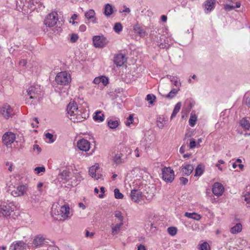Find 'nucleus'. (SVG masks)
<instances>
[{
  "instance_id": "1",
  "label": "nucleus",
  "mask_w": 250,
  "mask_h": 250,
  "mask_svg": "<svg viewBox=\"0 0 250 250\" xmlns=\"http://www.w3.org/2000/svg\"><path fill=\"white\" fill-rule=\"evenodd\" d=\"M68 117L73 122H81L86 119V114L83 112V109L78 107L76 103L70 102L66 108Z\"/></svg>"
},
{
  "instance_id": "2",
  "label": "nucleus",
  "mask_w": 250,
  "mask_h": 250,
  "mask_svg": "<svg viewBox=\"0 0 250 250\" xmlns=\"http://www.w3.org/2000/svg\"><path fill=\"white\" fill-rule=\"evenodd\" d=\"M68 205L60 207L59 204H53L51 211V214L53 218L57 220H65L70 218L72 213Z\"/></svg>"
},
{
  "instance_id": "3",
  "label": "nucleus",
  "mask_w": 250,
  "mask_h": 250,
  "mask_svg": "<svg viewBox=\"0 0 250 250\" xmlns=\"http://www.w3.org/2000/svg\"><path fill=\"white\" fill-rule=\"evenodd\" d=\"M27 95L25 96L28 97L29 99L35 100L39 101L41 91L40 86L35 85L30 86L26 91ZM28 98L26 97V99Z\"/></svg>"
},
{
  "instance_id": "4",
  "label": "nucleus",
  "mask_w": 250,
  "mask_h": 250,
  "mask_svg": "<svg viewBox=\"0 0 250 250\" xmlns=\"http://www.w3.org/2000/svg\"><path fill=\"white\" fill-rule=\"evenodd\" d=\"M15 208L16 206L13 202H3L0 207V213L5 217L9 216Z\"/></svg>"
},
{
  "instance_id": "5",
  "label": "nucleus",
  "mask_w": 250,
  "mask_h": 250,
  "mask_svg": "<svg viewBox=\"0 0 250 250\" xmlns=\"http://www.w3.org/2000/svg\"><path fill=\"white\" fill-rule=\"evenodd\" d=\"M55 81L59 84L65 85L71 82V76L67 72L62 71L57 74Z\"/></svg>"
},
{
  "instance_id": "6",
  "label": "nucleus",
  "mask_w": 250,
  "mask_h": 250,
  "mask_svg": "<svg viewBox=\"0 0 250 250\" xmlns=\"http://www.w3.org/2000/svg\"><path fill=\"white\" fill-rule=\"evenodd\" d=\"M48 239L42 234L36 235L33 239L32 246L35 248H40L48 245Z\"/></svg>"
},
{
  "instance_id": "7",
  "label": "nucleus",
  "mask_w": 250,
  "mask_h": 250,
  "mask_svg": "<svg viewBox=\"0 0 250 250\" xmlns=\"http://www.w3.org/2000/svg\"><path fill=\"white\" fill-rule=\"evenodd\" d=\"M58 14L56 12L48 14L44 20V24L47 27H52L56 25L58 21Z\"/></svg>"
},
{
  "instance_id": "8",
  "label": "nucleus",
  "mask_w": 250,
  "mask_h": 250,
  "mask_svg": "<svg viewBox=\"0 0 250 250\" xmlns=\"http://www.w3.org/2000/svg\"><path fill=\"white\" fill-rule=\"evenodd\" d=\"M29 188L26 185H21L15 187L11 192V194L14 197L23 196L27 194Z\"/></svg>"
},
{
  "instance_id": "9",
  "label": "nucleus",
  "mask_w": 250,
  "mask_h": 250,
  "mask_svg": "<svg viewBox=\"0 0 250 250\" xmlns=\"http://www.w3.org/2000/svg\"><path fill=\"white\" fill-rule=\"evenodd\" d=\"M162 178L167 183H171L174 179V172L170 167H165L162 170Z\"/></svg>"
},
{
  "instance_id": "10",
  "label": "nucleus",
  "mask_w": 250,
  "mask_h": 250,
  "mask_svg": "<svg viewBox=\"0 0 250 250\" xmlns=\"http://www.w3.org/2000/svg\"><path fill=\"white\" fill-rule=\"evenodd\" d=\"M108 42V41L103 35L95 36L93 37V43L96 48H103Z\"/></svg>"
},
{
  "instance_id": "11",
  "label": "nucleus",
  "mask_w": 250,
  "mask_h": 250,
  "mask_svg": "<svg viewBox=\"0 0 250 250\" xmlns=\"http://www.w3.org/2000/svg\"><path fill=\"white\" fill-rule=\"evenodd\" d=\"M0 113L1 115L6 119L12 117L14 114L13 109L7 104L3 105L2 107L0 108Z\"/></svg>"
},
{
  "instance_id": "12",
  "label": "nucleus",
  "mask_w": 250,
  "mask_h": 250,
  "mask_svg": "<svg viewBox=\"0 0 250 250\" xmlns=\"http://www.w3.org/2000/svg\"><path fill=\"white\" fill-rule=\"evenodd\" d=\"M124 149L127 151L126 150H129V148L125 147L120 151H117L113 156V161L116 165H120L125 162V158L124 157V155L123 154Z\"/></svg>"
},
{
  "instance_id": "13",
  "label": "nucleus",
  "mask_w": 250,
  "mask_h": 250,
  "mask_svg": "<svg viewBox=\"0 0 250 250\" xmlns=\"http://www.w3.org/2000/svg\"><path fill=\"white\" fill-rule=\"evenodd\" d=\"M16 139V135L11 132H7L5 133L2 138V142L6 146H8L12 144Z\"/></svg>"
},
{
  "instance_id": "14",
  "label": "nucleus",
  "mask_w": 250,
  "mask_h": 250,
  "mask_svg": "<svg viewBox=\"0 0 250 250\" xmlns=\"http://www.w3.org/2000/svg\"><path fill=\"white\" fill-rule=\"evenodd\" d=\"M130 196L132 201L135 203H139L143 199V194L140 189H132Z\"/></svg>"
},
{
  "instance_id": "15",
  "label": "nucleus",
  "mask_w": 250,
  "mask_h": 250,
  "mask_svg": "<svg viewBox=\"0 0 250 250\" xmlns=\"http://www.w3.org/2000/svg\"><path fill=\"white\" fill-rule=\"evenodd\" d=\"M100 170L98 164L91 167L89 169V174L92 177L98 180L101 178L102 175L100 174Z\"/></svg>"
},
{
  "instance_id": "16",
  "label": "nucleus",
  "mask_w": 250,
  "mask_h": 250,
  "mask_svg": "<svg viewBox=\"0 0 250 250\" xmlns=\"http://www.w3.org/2000/svg\"><path fill=\"white\" fill-rule=\"evenodd\" d=\"M40 2V0H17V4L22 6H26L31 9H35L33 6Z\"/></svg>"
},
{
  "instance_id": "17",
  "label": "nucleus",
  "mask_w": 250,
  "mask_h": 250,
  "mask_svg": "<svg viewBox=\"0 0 250 250\" xmlns=\"http://www.w3.org/2000/svg\"><path fill=\"white\" fill-rule=\"evenodd\" d=\"M77 145L78 148L83 151H87L90 149V143L84 139L78 141Z\"/></svg>"
},
{
  "instance_id": "18",
  "label": "nucleus",
  "mask_w": 250,
  "mask_h": 250,
  "mask_svg": "<svg viewBox=\"0 0 250 250\" xmlns=\"http://www.w3.org/2000/svg\"><path fill=\"white\" fill-rule=\"evenodd\" d=\"M193 169L194 167L192 165L187 164L181 167L180 172L182 176H188L192 172Z\"/></svg>"
},
{
  "instance_id": "19",
  "label": "nucleus",
  "mask_w": 250,
  "mask_h": 250,
  "mask_svg": "<svg viewBox=\"0 0 250 250\" xmlns=\"http://www.w3.org/2000/svg\"><path fill=\"white\" fill-rule=\"evenodd\" d=\"M224 188L223 185L219 183H215L213 184L212 191L214 195L220 196L223 193Z\"/></svg>"
},
{
  "instance_id": "20",
  "label": "nucleus",
  "mask_w": 250,
  "mask_h": 250,
  "mask_svg": "<svg viewBox=\"0 0 250 250\" xmlns=\"http://www.w3.org/2000/svg\"><path fill=\"white\" fill-rule=\"evenodd\" d=\"M133 32L140 37H144L147 35L145 29L138 24L134 25Z\"/></svg>"
},
{
  "instance_id": "21",
  "label": "nucleus",
  "mask_w": 250,
  "mask_h": 250,
  "mask_svg": "<svg viewBox=\"0 0 250 250\" xmlns=\"http://www.w3.org/2000/svg\"><path fill=\"white\" fill-rule=\"evenodd\" d=\"M116 223V224H112L111 225V234L113 235L119 234L121 230V228L123 225V223Z\"/></svg>"
},
{
  "instance_id": "22",
  "label": "nucleus",
  "mask_w": 250,
  "mask_h": 250,
  "mask_svg": "<svg viewBox=\"0 0 250 250\" xmlns=\"http://www.w3.org/2000/svg\"><path fill=\"white\" fill-rule=\"evenodd\" d=\"M125 56L122 54H117L114 58V63L118 66H121L125 62Z\"/></svg>"
},
{
  "instance_id": "23",
  "label": "nucleus",
  "mask_w": 250,
  "mask_h": 250,
  "mask_svg": "<svg viewBox=\"0 0 250 250\" xmlns=\"http://www.w3.org/2000/svg\"><path fill=\"white\" fill-rule=\"evenodd\" d=\"M9 250H26L25 244L22 242H18L11 245Z\"/></svg>"
},
{
  "instance_id": "24",
  "label": "nucleus",
  "mask_w": 250,
  "mask_h": 250,
  "mask_svg": "<svg viewBox=\"0 0 250 250\" xmlns=\"http://www.w3.org/2000/svg\"><path fill=\"white\" fill-rule=\"evenodd\" d=\"M95 15V13L93 9H90L85 13V18L88 20H91L93 23H97V20Z\"/></svg>"
},
{
  "instance_id": "25",
  "label": "nucleus",
  "mask_w": 250,
  "mask_h": 250,
  "mask_svg": "<svg viewBox=\"0 0 250 250\" xmlns=\"http://www.w3.org/2000/svg\"><path fill=\"white\" fill-rule=\"evenodd\" d=\"M69 172L65 170L60 173L58 176L59 180L64 183L66 182L69 179Z\"/></svg>"
},
{
  "instance_id": "26",
  "label": "nucleus",
  "mask_w": 250,
  "mask_h": 250,
  "mask_svg": "<svg viewBox=\"0 0 250 250\" xmlns=\"http://www.w3.org/2000/svg\"><path fill=\"white\" fill-rule=\"evenodd\" d=\"M94 120L99 123L102 122L104 120V115L102 111H96L95 112V115L93 116Z\"/></svg>"
},
{
  "instance_id": "27",
  "label": "nucleus",
  "mask_w": 250,
  "mask_h": 250,
  "mask_svg": "<svg viewBox=\"0 0 250 250\" xmlns=\"http://www.w3.org/2000/svg\"><path fill=\"white\" fill-rule=\"evenodd\" d=\"M214 0H208L204 3L205 9L208 12H210L214 7Z\"/></svg>"
},
{
  "instance_id": "28",
  "label": "nucleus",
  "mask_w": 250,
  "mask_h": 250,
  "mask_svg": "<svg viewBox=\"0 0 250 250\" xmlns=\"http://www.w3.org/2000/svg\"><path fill=\"white\" fill-rule=\"evenodd\" d=\"M242 226L240 223L236 224L234 227L230 229V232L232 234H237L241 231Z\"/></svg>"
},
{
  "instance_id": "29",
  "label": "nucleus",
  "mask_w": 250,
  "mask_h": 250,
  "mask_svg": "<svg viewBox=\"0 0 250 250\" xmlns=\"http://www.w3.org/2000/svg\"><path fill=\"white\" fill-rule=\"evenodd\" d=\"M185 216L189 218H191L195 220H199L201 218V216L200 214L195 212L189 213L187 212L185 213Z\"/></svg>"
},
{
  "instance_id": "30",
  "label": "nucleus",
  "mask_w": 250,
  "mask_h": 250,
  "mask_svg": "<svg viewBox=\"0 0 250 250\" xmlns=\"http://www.w3.org/2000/svg\"><path fill=\"white\" fill-rule=\"evenodd\" d=\"M240 125L241 126L246 130H249L250 131V123L246 119H242L240 122Z\"/></svg>"
},
{
  "instance_id": "31",
  "label": "nucleus",
  "mask_w": 250,
  "mask_h": 250,
  "mask_svg": "<svg viewBox=\"0 0 250 250\" xmlns=\"http://www.w3.org/2000/svg\"><path fill=\"white\" fill-rule=\"evenodd\" d=\"M107 125L111 129H115L119 125V122L117 120L109 119L107 121Z\"/></svg>"
},
{
  "instance_id": "32",
  "label": "nucleus",
  "mask_w": 250,
  "mask_h": 250,
  "mask_svg": "<svg viewBox=\"0 0 250 250\" xmlns=\"http://www.w3.org/2000/svg\"><path fill=\"white\" fill-rule=\"evenodd\" d=\"M28 200L33 205L36 204L40 201V197L38 195L33 194L31 195L30 197L28 198Z\"/></svg>"
},
{
  "instance_id": "33",
  "label": "nucleus",
  "mask_w": 250,
  "mask_h": 250,
  "mask_svg": "<svg viewBox=\"0 0 250 250\" xmlns=\"http://www.w3.org/2000/svg\"><path fill=\"white\" fill-rule=\"evenodd\" d=\"M181 106V103L180 102H178L176 104L171 114V119H173L175 117L176 115L179 112Z\"/></svg>"
},
{
  "instance_id": "34",
  "label": "nucleus",
  "mask_w": 250,
  "mask_h": 250,
  "mask_svg": "<svg viewBox=\"0 0 250 250\" xmlns=\"http://www.w3.org/2000/svg\"><path fill=\"white\" fill-rule=\"evenodd\" d=\"M104 13L106 16H109L113 13V8L111 5L109 4L105 5Z\"/></svg>"
},
{
  "instance_id": "35",
  "label": "nucleus",
  "mask_w": 250,
  "mask_h": 250,
  "mask_svg": "<svg viewBox=\"0 0 250 250\" xmlns=\"http://www.w3.org/2000/svg\"><path fill=\"white\" fill-rule=\"evenodd\" d=\"M179 89L175 88L172 89L166 96V97L168 99H172L177 94Z\"/></svg>"
},
{
  "instance_id": "36",
  "label": "nucleus",
  "mask_w": 250,
  "mask_h": 250,
  "mask_svg": "<svg viewBox=\"0 0 250 250\" xmlns=\"http://www.w3.org/2000/svg\"><path fill=\"white\" fill-rule=\"evenodd\" d=\"M165 120L163 117H159L157 120V125L159 128H163L165 123Z\"/></svg>"
},
{
  "instance_id": "37",
  "label": "nucleus",
  "mask_w": 250,
  "mask_h": 250,
  "mask_svg": "<svg viewBox=\"0 0 250 250\" xmlns=\"http://www.w3.org/2000/svg\"><path fill=\"white\" fill-rule=\"evenodd\" d=\"M203 173V169L201 165H198L195 169V176H201Z\"/></svg>"
},
{
  "instance_id": "38",
  "label": "nucleus",
  "mask_w": 250,
  "mask_h": 250,
  "mask_svg": "<svg viewBox=\"0 0 250 250\" xmlns=\"http://www.w3.org/2000/svg\"><path fill=\"white\" fill-rule=\"evenodd\" d=\"M196 121L197 117L196 115L191 114L188 121L189 125L192 127L194 126L196 124Z\"/></svg>"
},
{
  "instance_id": "39",
  "label": "nucleus",
  "mask_w": 250,
  "mask_h": 250,
  "mask_svg": "<svg viewBox=\"0 0 250 250\" xmlns=\"http://www.w3.org/2000/svg\"><path fill=\"white\" fill-rule=\"evenodd\" d=\"M115 216L118 219V221H115V222L118 223H123L124 217L122 215V213L117 211L115 213Z\"/></svg>"
},
{
  "instance_id": "40",
  "label": "nucleus",
  "mask_w": 250,
  "mask_h": 250,
  "mask_svg": "<svg viewBox=\"0 0 250 250\" xmlns=\"http://www.w3.org/2000/svg\"><path fill=\"white\" fill-rule=\"evenodd\" d=\"M167 232L169 235L174 236L177 232V229L176 227H170L168 228Z\"/></svg>"
},
{
  "instance_id": "41",
  "label": "nucleus",
  "mask_w": 250,
  "mask_h": 250,
  "mask_svg": "<svg viewBox=\"0 0 250 250\" xmlns=\"http://www.w3.org/2000/svg\"><path fill=\"white\" fill-rule=\"evenodd\" d=\"M123 29V26L121 23L119 22H117L115 24L114 26V30L115 32L119 33H120Z\"/></svg>"
},
{
  "instance_id": "42",
  "label": "nucleus",
  "mask_w": 250,
  "mask_h": 250,
  "mask_svg": "<svg viewBox=\"0 0 250 250\" xmlns=\"http://www.w3.org/2000/svg\"><path fill=\"white\" fill-rule=\"evenodd\" d=\"M155 99L156 96L153 94H148L146 97V100L148 101L150 104H152Z\"/></svg>"
},
{
  "instance_id": "43",
  "label": "nucleus",
  "mask_w": 250,
  "mask_h": 250,
  "mask_svg": "<svg viewBox=\"0 0 250 250\" xmlns=\"http://www.w3.org/2000/svg\"><path fill=\"white\" fill-rule=\"evenodd\" d=\"M114 196L115 198L116 199H123L124 197V195L120 192V190L118 188H115L114 189Z\"/></svg>"
},
{
  "instance_id": "44",
  "label": "nucleus",
  "mask_w": 250,
  "mask_h": 250,
  "mask_svg": "<svg viewBox=\"0 0 250 250\" xmlns=\"http://www.w3.org/2000/svg\"><path fill=\"white\" fill-rule=\"evenodd\" d=\"M133 116L132 115H130L125 122V124L126 126H129L133 123Z\"/></svg>"
},
{
  "instance_id": "45",
  "label": "nucleus",
  "mask_w": 250,
  "mask_h": 250,
  "mask_svg": "<svg viewBox=\"0 0 250 250\" xmlns=\"http://www.w3.org/2000/svg\"><path fill=\"white\" fill-rule=\"evenodd\" d=\"M200 250H210V247L207 242H204L200 246Z\"/></svg>"
},
{
  "instance_id": "46",
  "label": "nucleus",
  "mask_w": 250,
  "mask_h": 250,
  "mask_svg": "<svg viewBox=\"0 0 250 250\" xmlns=\"http://www.w3.org/2000/svg\"><path fill=\"white\" fill-rule=\"evenodd\" d=\"M45 136L46 139H48L49 140L48 143H52L55 141L54 139H53V135H52V134L50 133H47L45 134Z\"/></svg>"
},
{
  "instance_id": "47",
  "label": "nucleus",
  "mask_w": 250,
  "mask_h": 250,
  "mask_svg": "<svg viewBox=\"0 0 250 250\" xmlns=\"http://www.w3.org/2000/svg\"><path fill=\"white\" fill-rule=\"evenodd\" d=\"M34 171L37 174H39L41 172L44 173L45 171V168L44 167H38L34 169Z\"/></svg>"
},
{
  "instance_id": "48",
  "label": "nucleus",
  "mask_w": 250,
  "mask_h": 250,
  "mask_svg": "<svg viewBox=\"0 0 250 250\" xmlns=\"http://www.w3.org/2000/svg\"><path fill=\"white\" fill-rule=\"evenodd\" d=\"M100 79L104 85L105 86L108 83V79L107 77L103 76L100 77Z\"/></svg>"
},
{
  "instance_id": "49",
  "label": "nucleus",
  "mask_w": 250,
  "mask_h": 250,
  "mask_svg": "<svg viewBox=\"0 0 250 250\" xmlns=\"http://www.w3.org/2000/svg\"><path fill=\"white\" fill-rule=\"evenodd\" d=\"M235 8V7L233 5H231L228 4H226L224 5V9L227 11H230L232 9H234Z\"/></svg>"
},
{
  "instance_id": "50",
  "label": "nucleus",
  "mask_w": 250,
  "mask_h": 250,
  "mask_svg": "<svg viewBox=\"0 0 250 250\" xmlns=\"http://www.w3.org/2000/svg\"><path fill=\"white\" fill-rule=\"evenodd\" d=\"M78 39V36L76 34H72L71 35L70 41L71 42H75Z\"/></svg>"
},
{
  "instance_id": "51",
  "label": "nucleus",
  "mask_w": 250,
  "mask_h": 250,
  "mask_svg": "<svg viewBox=\"0 0 250 250\" xmlns=\"http://www.w3.org/2000/svg\"><path fill=\"white\" fill-rule=\"evenodd\" d=\"M196 146V142L194 139L190 141L189 147L190 148H193Z\"/></svg>"
},
{
  "instance_id": "52",
  "label": "nucleus",
  "mask_w": 250,
  "mask_h": 250,
  "mask_svg": "<svg viewBox=\"0 0 250 250\" xmlns=\"http://www.w3.org/2000/svg\"><path fill=\"white\" fill-rule=\"evenodd\" d=\"M101 193L99 195V197L100 198H103L104 197V193L105 192L104 188L102 187L100 188Z\"/></svg>"
},
{
  "instance_id": "53",
  "label": "nucleus",
  "mask_w": 250,
  "mask_h": 250,
  "mask_svg": "<svg viewBox=\"0 0 250 250\" xmlns=\"http://www.w3.org/2000/svg\"><path fill=\"white\" fill-rule=\"evenodd\" d=\"M94 234V232H90L89 231H88V230H86V232H85V236L86 237L92 238Z\"/></svg>"
},
{
  "instance_id": "54",
  "label": "nucleus",
  "mask_w": 250,
  "mask_h": 250,
  "mask_svg": "<svg viewBox=\"0 0 250 250\" xmlns=\"http://www.w3.org/2000/svg\"><path fill=\"white\" fill-rule=\"evenodd\" d=\"M180 182L183 184V185H186L187 184L188 182V179L186 178H185V177H181L180 178Z\"/></svg>"
},
{
  "instance_id": "55",
  "label": "nucleus",
  "mask_w": 250,
  "mask_h": 250,
  "mask_svg": "<svg viewBox=\"0 0 250 250\" xmlns=\"http://www.w3.org/2000/svg\"><path fill=\"white\" fill-rule=\"evenodd\" d=\"M93 83L96 84L100 83H101L100 77H96L93 80Z\"/></svg>"
},
{
  "instance_id": "56",
  "label": "nucleus",
  "mask_w": 250,
  "mask_h": 250,
  "mask_svg": "<svg viewBox=\"0 0 250 250\" xmlns=\"http://www.w3.org/2000/svg\"><path fill=\"white\" fill-rule=\"evenodd\" d=\"M245 103L247 106H250V97H247L245 99Z\"/></svg>"
},
{
  "instance_id": "57",
  "label": "nucleus",
  "mask_w": 250,
  "mask_h": 250,
  "mask_svg": "<svg viewBox=\"0 0 250 250\" xmlns=\"http://www.w3.org/2000/svg\"><path fill=\"white\" fill-rule=\"evenodd\" d=\"M33 149L35 150H37L38 152H40L41 151V147L39 146V145H34L33 146Z\"/></svg>"
},
{
  "instance_id": "58",
  "label": "nucleus",
  "mask_w": 250,
  "mask_h": 250,
  "mask_svg": "<svg viewBox=\"0 0 250 250\" xmlns=\"http://www.w3.org/2000/svg\"><path fill=\"white\" fill-rule=\"evenodd\" d=\"M77 17H78L77 15L75 14H73L72 16L71 19H72L73 20V21L72 22V23L73 24L75 23L74 20H76V19L77 18ZM70 22H71V21H70Z\"/></svg>"
},
{
  "instance_id": "59",
  "label": "nucleus",
  "mask_w": 250,
  "mask_h": 250,
  "mask_svg": "<svg viewBox=\"0 0 250 250\" xmlns=\"http://www.w3.org/2000/svg\"><path fill=\"white\" fill-rule=\"evenodd\" d=\"M245 201L248 203H250V194L246 195L245 197Z\"/></svg>"
},
{
  "instance_id": "60",
  "label": "nucleus",
  "mask_w": 250,
  "mask_h": 250,
  "mask_svg": "<svg viewBox=\"0 0 250 250\" xmlns=\"http://www.w3.org/2000/svg\"><path fill=\"white\" fill-rule=\"evenodd\" d=\"M19 63L21 65L24 66L26 64V61L24 59H22L20 61Z\"/></svg>"
},
{
  "instance_id": "61",
  "label": "nucleus",
  "mask_w": 250,
  "mask_h": 250,
  "mask_svg": "<svg viewBox=\"0 0 250 250\" xmlns=\"http://www.w3.org/2000/svg\"><path fill=\"white\" fill-rule=\"evenodd\" d=\"M124 9L123 10V12H126L127 13H130V10L129 8L127 7L126 6H124Z\"/></svg>"
},
{
  "instance_id": "62",
  "label": "nucleus",
  "mask_w": 250,
  "mask_h": 250,
  "mask_svg": "<svg viewBox=\"0 0 250 250\" xmlns=\"http://www.w3.org/2000/svg\"><path fill=\"white\" fill-rule=\"evenodd\" d=\"M146 247L143 245H140L138 246V250H146Z\"/></svg>"
},
{
  "instance_id": "63",
  "label": "nucleus",
  "mask_w": 250,
  "mask_h": 250,
  "mask_svg": "<svg viewBox=\"0 0 250 250\" xmlns=\"http://www.w3.org/2000/svg\"><path fill=\"white\" fill-rule=\"evenodd\" d=\"M173 83L174 85L177 87H179L181 85V83L178 82L177 80H174Z\"/></svg>"
},
{
  "instance_id": "64",
  "label": "nucleus",
  "mask_w": 250,
  "mask_h": 250,
  "mask_svg": "<svg viewBox=\"0 0 250 250\" xmlns=\"http://www.w3.org/2000/svg\"><path fill=\"white\" fill-rule=\"evenodd\" d=\"M79 207L82 208L83 209H85L86 208L85 206L83 203H79Z\"/></svg>"
}]
</instances>
